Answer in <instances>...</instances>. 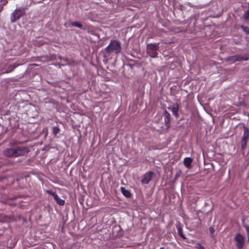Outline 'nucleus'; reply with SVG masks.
<instances>
[{
	"label": "nucleus",
	"mask_w": 249,
	"mask_h": 249,
	"mask_svg": "<svg viewBox=\"0 0 249 249\" xmlns=\"http://www.w3.org/2000/svg\"><path fill=\"white\" fill-rule=\"evenodd\" d=\"M157 45L156 44H149L147 46V53L150 56L152 57H156L158 54L157 52Z\"/></svg>",
	"instance_id": "2"
},
{
	"label": "nucleus",
	"mask_w": 249,
	"mask_h": 249,
	"mask_svg": "<svg viewBox=\"0 0 249 249\" xmlns=\"http://www.w3.org/2000/svg\"><path fill=\"white\" fill-rule=\"evenodd\" d=\"M192 162V160L190 158H186L184 160V164L186 167H190L191 166V163Z\"/></svg>",
	"instance_id": "11"
},
{
	"label": "nucleus",
	"mask_w": 249,
	"mask_h": 249,
	"mask_svg": "<svg viewBox=\"0 0 249 249\" xmlns=\"http://www.w3.org/2000/svg\"><path fill=\"white\" fill-rule=\"evenodd\" d=\"M4 155L8 157H16L15 148H8L3 151Z\"/></svg>",
	"instance_id": "8"
},
{
	"label": "nucleus",
	"mask_w": 249,
	"mask_h": 249,
	"mask_svg": "<svg viewBox=\"0 0 249 249\" xmlns=\"http://www.w3.org/2000/svg\"><path fill=\"white\" fill-rule=\"evenodd\" d=\"M196 248H197V249H204V248L201 246L199 244H197L196 245Z\"/></svg>",
	"instance_id": "16"
},
{
	"label": "nucleus",
	"mask_w": 249,
	"mask_h": 249,
	"mask_svg": "<svg viewBox=\"0 0 249 249\" xmlns=\"http://www.w3.org/2000/svg\"><path fill=\"white\" fill-rule=\"evenodd\" d=\"M107 53H118L121 51V45L116 40L112 41L106 48Z\"/></svg>",
	"instance_id": "1"
},
{
	"label": "nucleus",
	"mask_w": 249,
	"mask_h": 249,
	"mask_svg": "<svg viewBox=\"0 0 249 249\" xmlns=\"http://www.w3.org/2000/svg\"><path fill=\"white\" fill-rule=\"evenodd\" d=\"M153 177V173L152 172H148L146 173L142 181L143 184H148L149 181L151 180Z\"/></svg>",
	"instance_id": "7"
},
{
	"label": "nucleus",
	"mask_w": 249,
	"mask_h": 249,
	"mask_svg": "<svg viewBox=\"0 0 249 249\" xmlns=\"http://www.w3.org/2000/svg\"><path fill=\"white\" fill-rule=\"evenodd\" d=\"M178 234L182 238H185V237L184 236L183 233H182V229L180 227L178 228Z\"/></svg>",
	"instance_id": "14"
},
{
	"label": "nucleus",
	"mask_w": 249,
	"mask_h": 249,
	"mask_svg": "<svg viewBox=\"0 0 249 249\" xmlns=\"http://www.w3.org/2000/svg\"><path fill=\"white\" fill-rule=\"evenodd\" d=\"M49 193L51 194L53 197L54 199L56 201V202L60 205H63L64 204V200L60 199L58 196L55 193L51 191H47Z\"/></svg>",
	"instance_id": "9"
},
{
	"label": "nucleus",
	"mask_w": 249,
	"mask_h": 249,
	"mask_svg": "<svg viewBox=\"0 0 249 249\" xmlns=\"http://www.w3.org/2000/svg\"><path fill=\"white\" fill-rule=\"evenodd\" d=\"M53 133L54 135H56L59 132V129L57 127H53Z\"/></svg>",
	"instance_id": "15"
},
{
	"label": "nucleus",
	"mask_w": 249,
	"mask_h": 249,
	"mask_svg": "<svg viewBox=\"0 0 249 249\" xmlns=\"http://www.w3.org/2000/svg\"><path fill=\"white\" fill-rule=\"evenodd\" d=\"M168 109L173 112L174 115H175L176 116H178V106L177 104H175L173 106H170V107H168Z\"/></svg>",
	"instance_id": "10"
},
{
	"label": "nucleus",
	"mask_w": 249,
	"mask_h": 249,
	"mask_svg": "<svg viewBox=\"0 0 249 249\" xmlns=\"http://www.w3.org/2000/svg\"><path fill=\"white\" fill-rule=\"evenodd\" d=\"M121 190L123 194L126 197H129L130 196L131 194L128 190L125 189L124 187H121Z\"/></svg>",
	"instance_id": "12"
},
{
	"label": "nucleus",
	"mask_w": 249,
	"mask_h": 249,
	"mask_svg": "<svg viewBox=\"0 0 249 249\" xmlns=\"http://www.w3.org/2000/svg\"><path fill=\"white\" fill-rule=\"evenodd\" d=\"M24 14L23 9H16L11 14V21L12 22L16 21Z\"/></svg>",
	"instance_id": "3"
},
{
	"label": "nucleus",
	"mask_w": 249,
	"mask_h": 249,
	"mask_svg": "<svg viewBox=\"0 0 249 249\" xmlns=\"http://www.w3.org/2000/svg\"><path fill=\"white\" fill-rule=\"evenodd\" d=\"M244 31L247 33L249 34V29L247 27H243Z\"/></svg>",
	"instance_id": "17"
},
{
	"label": "nucleus",
	"mask_w": 249,
	"mask_h": 249,
	"mask_svg": "<svg viewBox=\"0 0 249 249\" xmlns=\"http://www.w3.org/2000/svg\"><path fill=\"white\" fill-rule=\"evenodd\" d=\"M234 239L236 242V246L238 249H241L243 248L244 243V237L241 234H237L234 237Z\"/></svg>",
	"instance_id": "5"
},
{
	"label": "nucleus",
	"mask_w": 249,
	"mask_h": 249,
	"mask_svg": "<svg viewBox=\"0 0 249 249\" xmlns=\"http://www.w3.org/2000/svg\"><path fill=\"white\" fill-rule=\"evenodd\" d=\"M210 232H211V233L212 234H213V232H214V229H213V228L211 227V228H210Z\"/></svg>",
	"instance_id": "18"
},
{
	"label": "nucleus",
	"mask_w": 249,
	"mask_h": 249,
	"mask_svg": "<svg viewBox=\"0 0 249 249\" xmlns=\"http://www.w3.org/2000/svg\"><path fill=\"white\" fill-rule=\"evenodd\" d=\"M244 134L241 140V147L242 149H245L247 144L248 140L249 138V130L246 127H244Z\"/></svg>",
	"instance_id": "4"
},
{
	"label": "nucleus",
	"mask_w": 249,
	"mask_h": 249,
	"mask_svg": "<svg viewBox=\"0 0 249 249\" xmlns=\"http://www.w3.org/2000/svg\"><path fill=\"white\" fill-rule=\"evenodd\" d=\"M71 25L73 26L82 29L83 28V25L79 22H73L71 23Z\"/></svg>",
	"instance_id": "13"
},
{
	"label": "nucleus",
	"mask_w": 249,
	"mask_h": 249,
	"mask_svg": "<svg viewBox=\"0 0 249 249\" xmlns=\"http://www.w3.org/2000/svg\"><path fill=\"white\" fill-rule=\"evenodd\" d=\"M16 157L21 156L28 152V149L24 147H17L15 149Z\"/></svg>",
	"instance_id": "6"
},
{
	"label": "nucleus",
	"mask_w": 249,
	"mask_h": 249,
	"mask_svg": "<svg viewBox=\"0 0 249 249\" xmlns=\"http://www.w3.org/2000/svg\"><path fill=\"white\" fill-rule=\"evenodd\" d=\"M1 0H0V1H1Z\"/></svg>",
	"instance_id": "19"
}]
</instances>
